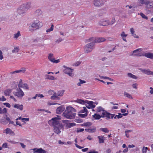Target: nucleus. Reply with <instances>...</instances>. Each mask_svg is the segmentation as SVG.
Returning a JSON list of instances; mask_svg holds the SVG:
<instances>
[{
  "label": "nucleus",
  "mask_w": 153,
  "mask_h": 153,
  "mask_svg": "<svg viewBox=\"0 0 153 153\" xmlns=\"http://www.w3.org/2000/svg\"><path fill=\"white\" fill-rule=\"evenodd\" d=\"M76 110L72 107H67L66 110L62 114L63 116L67 119H72L74 118Z\"/></svg>",
  "instance_id": "f257e3e1"
},
{
  "label": "nucleus",
  "mask_w": 153,
  "mask_h": 153,
  "mask_svg": "<svg viewBox=\"0 0 153 153\" xmlns=\"http://www.w3.org/2000/svg\"><path fill=\"white\" fill-rule=\"evenodd\" d=\"M89 42H91L90 43L87 44L85 46L84 51L85 53H88L91 52L94 48L95 42L93 41H90L88 39Z\"/></svg>",
  "instance_id": "f03ea898"
},
{
  "label": "nucleus",
  "mask_w": 153,
  "mask_h": 153,
  "mask_svg": "<svg viewBox=\"0 0 153 153\" xmlns=\"http://www.w3.org/2000/svg\"><path fill=\"white\" fill-rule=\"evenodd\" d=\"M76 102L82 104H88L92 109L94 108L96 106L95 105L93 104L94 102L91 101H89L87 100L84 101L81 99H78L76 100Z\"/></svg>",
  "instance_id": "7ed1b4c3"
},
{
  "label": "nucleus",
  "mask_w": 153,
  "mask_h": 153,
  "mask_svg": "<svg viewBox=\"0 0 153 153\" xmlns=\"http://www.w3.org/2000/svg\"><path fill=\"white\" fill-rule=\"evenodd\" d=\"M61 118L59 117H54L52 118L51 120L48 121V123L50 125L53 126H57L59 124V120H60Z\"/></svg>",
  "instance_id": "20e7f679"
},
{
  "label": "nucleus",
  "mask_w": 153,
  "mask_h": 153,
  "mask_svg": "<svg viewBox=\"0 0 153 153\" xmlns=\"http://www.w3.org/2000/svg\"><path fill=\"white\" fill-rule=\"evenodd\" d=\"M90 41H93L95 43H99L104 41L105 39L103 37H92L89 39Z\"/></svg>",
  "instance_id": "39448f33"
},
{
  "label": "nucleus",
  "mask_w": 153,
  "mask_h": 153,
  "mask_svg": "<svg viewBox=\"0 0 153 153\" xmlns=\"http://www.w3.org/2000/svg\"><path fill=\"white\" fill-rule=\"evenodd\" d=\"M41 22H39V21L38 20H36L34 21L31 25V26L35 29V30H36L39 28L40 27L42 26V25H41Z\"/></svg>",
  "instance_id": "423d86ee"
},
{
  "label": "nucleus",
  "mask_w": 153,
  "mask_h": 153,
  "mask_svg": "<svg viewBox=\"0 0 153 153\" xmlns=\"http://www.w3.org/2000/svg\"><path fill=\"white\" fill-rule=\"evenodd\" d=\"M63 67L66 68L64 71L65 74H68L71 76H72L74 75V74L72 73L74 70L73 69L67 67L65 66H63Z\"/></svg>",
  "instance_id": "0eeeda50"
},
{
  "label": "nucleus",
  "mask_w": 153,
  "mask_h": 153,
  "mask_svg": "<svg viewBox=\"0 0 153 153\" xmlns=\"http://www.w3.org/2000/svg\"><path fill=\"white\" fill-rule=\"evenodd\" d=\"M13 94L15 96L18 97L19 98H21L24 95V94L22 90L19 88V90L17 92H14Z\"/></svg>",
  "instance_id": "6e6552de"
},
{
  "label": "nucleus",
  "mask_w": 153,
  "mask_h": 153,
  "mask_svg": "<svg viewBox=\"0 0 153 153\" xmlns=\"http://www.w3.org/2000/svg\"><path fill=\"white\" fill-rule=\"evenodd\" d=\"M104 2L102 0H94V4L96 7H100L103 5Z\"/></svg>",
  "instance_id": "1a4fd4ad"
},
{
  "label": "nucleus",
  "mask_w": 153,
  "mask_h": 153,
  "mask_svg": "<svg viewBox=\"0 0 153 153\" xmlns=\"http://www.w3.org/2000/svg\"><path fill=\"white\" fill-rule=\"evenodd\" d=\"M138 69L144 74H145L148 75H152L153 76V72L149 70H146V69L141 68H139Z\"/></svg>",
  "instance_id": "9d476101"
},
{
  "label": "nucleus",
  "mask_w": 153,
  "mask_h": 153,
  "mask_svg": "<svg viewBox=\"0 0 153 153\" xmlns=\"http://www.w3.org/2000/svg\"><path fill=\"white\" fill-rule=\"evenodd\" d=\"M138 69L144 74H145L148 75H152L153 76V72L149 70H146V69L141 68H139Z\"/></svg>",
  "instance_id": "9b49d317"
},
{
  "label": "nucleus",
  "mask_w": 153,
  "mask_h": 153,
  "mask_svg": "<svg viewBox=\"0 0 153 153\" xmlns=\"http://www.w3.org/2000/svg\"><path fill=\"white\" fill-rule=\"evenodd\" d=\"M102 117H106L107 120L110 119V113L107 112L106 111H105L104 112H102Z\"/></svg>",
  "instance_id": "f8f14e48"
},
{
  "label": "nucleus",
  "mask_w": 153,
  "mask_h": 153,
  "mask_svg": "<svg viewBox=\"0 0 153 153\" xmlns=\"http://www.w3.org/2000/svg\"><path fill=\"white\" fill-rule=\"evenodd\" d=\"M99 25H100L105 26L109 25V21L107 20H102L99 23Z\"/></svg>",
  "instance_id": "ddd939ff"
},
{
  "label": "nucleus",
  "mask_w": 153,
  "mask_h": 153,
  "mask_svg": "<svg viewBox=\"0 0 153 153\" xmlns=\"http://www.w3.org/2000/svg\"><path fill=\"white\" fill-rule=\"evenodd\" d=\"M62 122L63 123H66V126L68 127V128H70L72 126H74L76 125V123H67V122L68 121V120H62Z\"/></svg>",
  "instance_id": "4468645a"
},
{
  "label": "nucleus",
  "mask_w": 153,
  "mask_h": 153,
  "mask_svg": "<svg viewBox=\"0 0 153 153\" xmlns=\"http://www.w3.org/2000/svg\"><path fill=\"white\" fill-rule=\"evenodd\" d=\"M33 150L35 151L33 153H46V151L41 148L39 149L35 148Z\"/></svg>",
  "instance_id": "2eb2a0df"
},
{
  "label": "nucleus",
  "mask_w": 153,
  "mask_h": 153,
  "mask_svg": "<svg viewBox=\"0 0 153 153\" xmlns=\"http://www.w3.org/2000/svg\"><path fill=\"white\" fill-rule=\"evenodd\" d=\"M22 5L17 10L18 13L19 15H22L26 12L23 7L22 8Z\"/></svg>",
  "instance_id": "dca6fc26"
},
{
  "label": "nucleus",
  "mask_w": 153,
  "mask_h": 153,
  "mask_svg": "<svg viewBox=\"0 0 153 153\" xmlns=\"http://www.w3.org/2000/svg\"><path fill=\"white\" fill-rule=\"evenodd\" d=\"M26 68H22L21 69L19 70H16L15 71L11 72L10 73V74H15L16 73H25L26 71Z\"/></svg>",
  "instance_id": "f3484780"
},
{
  "label": "nucleus",
  "mask_w": 153,
  "mask_h": 153,
  "mask_svg": "<svg viewBox=\"0 0 153 153\" xmlns=\"http://www.w3.org/2000/svg\"><path fill=\"white\" fill-rule=\"evenodd\" d=\"M65 109V108L63 106H59L57 108L56 113L58 114H60Z\"/></svg>",
  "instance_id": "a211bd4d"
},
{
  "label": "nucleus",
  "mask_w": 153,
  "mask_h": 153,
  "mask_svg": "<svg viewBox=\"0 0 153 153\" xmlns=\"http://www.w3.org/2000/svg\"><path fill=\"white\" fill-rule=\"evenodd\" d=\"M31 7V4L30 3H27L25 4L22 5V8H23L27 11Z\"/></svg>",
  "instance_id": "6ab92c4d"
},
{
  "label": "nucleus",
  "mask_w": 153,
  "mask_h": 153,
  "mask_svg": "<svg viewBox=\"0 0 153 153\" xmlns=\"http://www.w3.org/2000/svg\"><path fill=\"white\" fill-rule=\"evenodd\" d=\"M143 56H144L148 58H150L151 59H153V53H145Z\"/></svg>",
  "instance_id": "aec40b11"
},
{
  "label": "nucleus",
  "mask_w": 153,
  "mask_h": 153,
  "mask_svg": "<svg viewBox=\"0 0 153 153\" xmlns=\"http://www.w3.org/2000/svg\"><path fill=\"white\" fill-rule=\"evenodd\" d=\"M105 111V110L104 109H103L102 107L99 106L97 107L96 111L98 114H101V113H102V112H104Z\"/></svg>",
  "instance_id": "412c9836"
},
{
  "label": "nucleus",
  "mask_w": 153,
  "mask_h": 153,
  "mask_svg": "<svg viewBox=\"0 0 153 153\" xmlns=\"http://www.w3.org/2000/svg\"><path fill=\"white\" fill-rule=\"evenodd\" d=\"M35 15L36 16H39L42 14V12L40 9L36 10L35 12Z\"/></svg>",
  "instance_id": "4be33fe9"
},
{
  "label": "nucleus",
  "mask_w": 153,
  "mask_h": 153,
  "mask_svg": "<svg viewBox=\"0 0 153 153\" xmlns=\"http://www.w3.org/2000/svg\"><path fill=\"white\" fill-rule=\"evenodd\" d=\"M92 117L93 118H94L95 119L99 120L101 117H102V114H101V115H100L99 114H95L94 115H93Z\"/></svg>",
  "instance_id": "5701e85b"
},
{
  "label": "nucleus",
  "mask_w": 153,
  "mask_h": 153,
  "mask_svg": "<svg viewBox=\"0 0 153 153\" xmlns=\"http://www.w3.org/2000/svg\"><path fill=\"white\" fill-rule=\"evenodd\" d=\"M96 128L94 127L93 128L91 129H85V130L87 132L91 133L95 132L96 131Z\"/></svg>",
  "instance_id": "b1692460"
},
{
  "label": "nucleus",
  "mask_w": 153,
  "mask_h": 153,
  "mask_svg": "<svg viewBox=\"0 0 153 153\" xmlns=\"http://www.w3.org/2000/svg\"><path fill=\"white\" fill-rule=\"evenodd\" d=\"M142 50H143L142 48H139V49H137L135 50H134L133 51V54H132V55H134V56H138V55L140 56H142V55L141 54H134V53H135L137 52H141L142 51Z\"/></svg>",
  "instance_id": "393cba45"
},
{
  "label": "nucleus",
  "mask_w": 153,
  "mask_h": 153,
  "mask_svg": "<svg viewBox=\"0 0 153 153\" xmlns=\"http://www.w3.org/2000/svg\"><path fill=\"white\" fill-rule=\"evenodd\" d=\"M14 108L19 109L20 110H22L23 106L22 105H19L18 104H15L14 106Z\"/></svg>",
  "instance_id": "a878e982"
},
{
  "label": "nucleus",
  "mask_w": 153,
  "mask_h": 153,
  "mask_svg": "<svg viewBox=\"0 0 153 153\" xmlns=\"http://www.w3.org/2000/svg\"><path fill=\"white\" fill-rule=\"evenodd\" d=\"M54 128V131L55 133L57 134H59L61 132V131H60V129L57 126H53Z\"/></svg>",
  "instance_id": "bb28decb"
},
{
  "label": "nucleus",
  "mask_w": 153,
  "mask_h": 153,
  "mask_svg": "<svg viewBox=\"0 0 153 153\" xmlns=\"http://www.w3.org/2000/svg\"><path fill=\"white\" fill-rule=\"evenodd\" d=\"M146 11L148 14H151L153 13V6H152L151 8L149 7L148 8H146Z\"/></svg>",
  "instance_id": "cd10ccee"
},
{
  "label": "nucleus",
  "mask_w": 153,
  "mask_h": 153,
  "mask_svg": "<svg viewBox=\"0 0 153 153\" xmlns=\"http://www.w3.org/2000/svg\"><path fill=\"white\" fill-rule=\"evenodd\" d=\"M99 140V143H104V136H98L97 137Z\"/></svg>",
  "instance_id": "c85d7f7f"
},
{
  "label": "nucleus",
  "mask_w": 153,
  "mask_h": 153,
  "mask_svg": "<svg viewBox=\"0 0 153 153\" xmlns=\"http://www.w3.org/2000/svg\"><path fill=\"white\" fill-rule=\"evenodd\" d=\"M48 59L51 62H53V60L54 59L53 54L51 53H49L48 56Z\"/></svg>",
  "instance_id": "c756f323"
},
{
  "label": "nucleus",
  "mask_w": 153,
  "mask_h": 153,
  "mask_svg": "<svg viewBox=\"0 0 153 153\" xmlns=\"http://www.w3.org/2000/svg\"><path fill=\"white\" fill-rule=\"evenodd\" d=\"M5 133L6 134H14V132L12 130L9 128H7L5 130Z\"/></svg>",
  "instance_id": "7c9ffc66"
},
{
  "label": "nucleus",
  "mask_w": 153,
  "mask_h": 153,
  "mask_svg": "<svg viewBox=\"0 0 153 153\" xmlns=\"http://www.w3.org/2000/svg\"><path fill=\"white\" fill-rule=\"evenodd\" d=\"M7 109L4 108L2 109L1 107H0V114H5L7 112Z\"/></svg>",
  "instance_id": "2f4dec72"
},
{
  "label": "nucleus",
  "mask_w": 153,
  "mask_h": 153,
  "mask_svg": "<svg viewBox=\"0 0 153 153\" xmlns=\"http://www.w3.org/2000/svg\"><path fill=\"white\" fill-rule=\"evenodd\" d=\"M140 2L142 4H145L148 5L149 4V0H140Z\"/></svg>",
  "instance_id": "473e14b6"
},
{
  "label": "nucleus",
  "mask_w": 153,
  "mask_h": 153,
  "mask_svg": "<svg viewBox=\"0 0 153 153\" xmlns=\"http://www.w3.org/2000/svg\"><path fill=\"white\" fill-rule=\"evenodd\" d=\"M11 92V90L7 89L5 90L4 92V94L6 96H9L10 93Z\"/></svg>",
  "instance_id": "72a5a7b5"
},
{
  "label": "nucleus",
  "mask_w": 153,
  "mask_h": 153,
  "mask_svg": "<svg viewBox=\"0 0 153 153\" xmlns=\"http://www.w3.org/2000/svg\"><path fill=\"white\" fill-rule=\"evenodd\" d=\"M100 130L104 132L105 133H108L109 131L108 129L107 128H101L100 129Z\"/></svg>",
  "instance_id": "f704fd0d"
},
{
  "label": "nucleus",
  "mask_w": 153,
  "mask_h": 153,
  "mask_svg": "<svg viewBox=\"0 0 153 153\" xmlns=\"http://www.w3.org/2000/svg\"><path fill=\"white\" fill-rule=\"evenodd\" d=\"M20 33L19 31H18L17 33H16L14 35L13 38L17 39V38L19 36H20Z\"/></svg>",
  "instance_id": "c9c22d12"
},
{
  "label": "nucleus",
  "mask_w": 153,
  "mask_h": 153,
  "mask_svg": "<svg viewBox=\"0 0 153 153\" xmlns=\"http://www.w3.org/2000/svg\"><path fill=\"white\" fill-rule=\"evenodd\" d=\"M128 75L129 77L131 78H132L133 79H137V77L136 76L134 75H133V74L131 73H128Z\"/></svg>",
  "instance_id": "e433bc0d"
},
{
  "label": "nucleus",
  "mask_w": 153,
  "mask_h": 153,
  "mask_svg": "<svg viewBox=\"0 0 153 153\" xmlns=\"http://www.w3.org/2000/svg\"><path fill=\"white\" fill-rule=\"evenodd\" d=\"M19 47H16L12 50V52L13 53H16L19 52Z\"/></svg>",
  "instance_id": "4c0bfd02"
},
{
  "label": "nucleus",
  "mask_w": 153,
  "mask_h": 153,
  "mask_svg": "<svg viewBox=\"0 0 153 153\" xmlns=\"http://www.w3.org/2000/svg\"><path fill=\"white\" fill-rule=\"evenodd\" d=\"M83 109L81 110L80 111V112L81 113H84L85 112H86V113H88V110L87 109H86V108L85 107H83Z\"/></svg>",
  "instance_id": "58836bf2"
},
{
  "label": "nucleus",
  "mask_w": 153,
  "mask_h": 153,
  "mask_svg": "<svg viewBox=\"0 0 153 153\" xmlns=\"http://www.w3.org/2000/svg\"><path fill=\"white\" fill-rule=\"evenodd\" d=\"M138 14H139L140 15L142 18L145 19L146 20L148 19V17L145 15H144L142 13H138Z\"/></svg>",
  "instance_id": "ea45409f"
},
{
  "label": "nucleus",
  "mask_w": 153,
  "mask_h": 153,
  "mask_svg": "<svg viewBox=\"0 0 153 153\" xmlns=\"http://www.w3.org/2000/svg\"><path fill=\"white\" fill-rule=\"evenodd\" d=\"M123 117V115L120 113H119L118 115H115V116L114 117V119H115L117 118L118 119H119L122 118Z\"/></svg>",
  "instance_id": "a19ab883"
},
{
  "label": "nucleus",
  "mask_w": 153,
  "mask_h": 153,
  "mask_svg": "<svg viewBox=\"0 0 153 153\" xmlns=\"http://www.w3.org/2000/svg\"><path fill=\"white\" fill-rule=\"evenodd\" d=\"M53 25L52 24L51 25V27L50 28L48 29L46 31L48 33L49 32H50L52 30H53Z\"/></svg>",
  "instance_id": "79ce46f5"
},
{
  "label": "nucleus",
  "mask_w": 153,
  "mask_h": 153,
  "mask_svg": "<svg viewBox=\"0 0 153 153\" xmlns=\"http://www.w3.org/2000/svg\"><path fill=\"white\" fill-rule=\"evenodd\" d=\"M124 95L125 96H126L130 99H133V98L131 97V95L130 94H128L127 93H126V92L124 93Z\"/></svg>",
  "instance_id": "37998d69"
},
{
  "label": "nucleus",
  "mask_w": 153,
  "mask_h": 153,
  "mask_svg": "<svg viewBox=\"0 0 153 153\" xmlns=\"http://www.w3.org/2000/svg\"><path fill=\"white\" fill-rule=\"evenodd\" d=\"M64 93V91H59L57 93V96H63Z\"/></svg>",
  "instance_id": "c03bdc74"
},
{
  "label": "nucleus",
  "mask_w": 153,
  "mask_h": 153,
  "mask_svg": "<svg viewBox=\"0 0 153 153\" xmlns=\"http://www.w3.org/2000/svg\"><path fill=\"white\" fill-rule=\"evenodd\" d=\"M44 39L43 38H42L41 37L38 38H36L34 40V42H35L36 41L37 42H41V41H42V39Z\"/></svg>",
  "instance_id": "a18cd8bd"
},
{
  "label": "nucleus",
  "mask_w": 153,
  "mask_h": 153,
  "mask_svg": "<svg viewBox=\"0 0 153 153\" xmlns=\"http://www.w3.org/2000/svg\"><path fill=\"white\" fill-rule=\"evenodd\" d=\"M88 115L87 113H85L84 114H79V116L82 118H84L87 116Z\"/></svg>",
  "instance_id": "49530a36"
},
{
  "label": "nucleus",
  "mask_w": 153,
  "mask_h": 153,
  "mask_svg": "<svg viewBox=\"0 0 153 153\" xmlns=\"http://www.w3.org/2000/svg\"><path fill=\"white\" fill-rule=\"evenodd\" d=\"M148 148L147 147H143L142 149L143 153H146Z\"/></svg>",
  "instance_id": "de8ad7c7"
},
{
  "label": "nucleus",
  "mask_w": 153,
  "mask_h": 153,
  "mask_svg": "<svg viewBox=\"0 0 153 153\" xmlns=\"http://www.w3.org/2000/svg\"><path fill=\"white\" fill-rule=\"evenodd\" d=\"M47 79L50 80H54L55 79L54 76L50 75H47Z\"/></svg>",
  "instance_id": "09e8293b"
},
{
  "label": "nucleus",
  "mask_w": 153,
  "mask_h": 153,
  "mask_svg": "<svg viewBox=\"0 0 153 153\" xmlns=\"http://www.w3.org/2000/svg\"><path fill=\"white\" fill-rule=\"evenodd\" d=\"M115 22V18H113L111 19V22H109V25H112Z\"/></svg>",
  "instance_id": "8fccbe9b"
},
{
  "label": "nucleus",
  "mask_w": 153,
  "mask_h": 153,
  "mask_svg": "<svg viewBox=\"0 0 153 153\" xmlns=\"http://www.w3.org/2000/svg\"><path fill=\"white\" fill-rule=\"evenodd\" d=\"M22 87L27 89H29L28 85L26 83H25L23 85V86Z\"/></svg>",
  "instance_id": "3c124183"
},
{
  "label": "nucleus",
  "mask_w": 153,
  "mask_h": 153,
  "mask_svg": "<svg viewBox=\"0 0 153 153\" xmlns=\"http://www.w3.org/2000/svg\"><path fill=\"white\" fill-rule=\"evenodd\" d=\"M3 104L4 105H5L8 108H10L11 105L10 104L7 102L4 103Z\"/></svg>",
  "instance_id": "603ef678"
},
{
  "label": "nucleus",
  "mask_w": 153,
  "mask_h": 153,
  "mask_svg": "<svg viewBox=\"0 0 153 153\" xmlns=\"http://www.w3.org/2000/svg\"><path fill=\"white\" fill-rule=\"evenodd\" d=\"M59 98L57 95H53L51 97V100H55L56 98Z\"/></svg>",
  "instance_id": "864d4df0"
},
{
  "label": "nucleus",
  "mask_w": 153,
  "mask_h": 153,
  "mask_svg": "<svg viewBox=\"0 0 153 153\" xmlns=\"http://www.w3.org/2000/svg\"><path fill=\"white\" fill-rule=\"evenodd\" d=\"M31 26H29V31H33L35 30V29L33 28Z\"/></svg>",
  "instance_id": "5fc2aeb1"
},
{
  "label": "nucleus",
  "mask_w": 153,
  "mask_h": 153,
  "mask_svg": "<svg viewBox=\"0 0 153 153\" xmlns=\"http://www.w3.org/2000/svg\"><path fill=\"white\" fill-rule=\"evenodd\" d=\"M57 126L60 129L61 128H63L64 126L62 124V123L60 124L59 123V125L58 126Z\"/></svg>",
  "instance_id": "6e6d98bb"
},
{
  "label": "nucleus",
  "mask_w": 153,
  "mask_h": 153,
  "mask_svg": "<svg viewBox=\"0 0 153 153\" xmlns=\"http://www.w3.org/2000/svg\"><path fill=\"white\" fill-rule=\"evenodd\" d=\"M84 129L83 128H77V132L78 133L79 132H81L84 131Z\"/></svg>",
  "instance_id": "4d7b16f0"
},
{
  "label": "nucleus",
  "mask_w": 153,
  "mask_h": 153,
  "mask_svg": "<svg viewBox=\"0 0 153 153\" xmlns=\"http://www.w3.org/2000/svg\"><path fill=\"white\" fill-rule=\"evenodd\" d=\"M130 31L131 32V35L134 34V30L133 28H131L130 29Z\"/></svg>",
  "instance_id": "13d9d810"
},
{
  "label": "nucleus",
  "mask_w": 153,
  "mask_h": 153,
  "mask_svg": "<svg viewBox=\"0 0 153 153\" xmlns=\"http://www.w3.org/2000/svg\"><path fill=\"white\" fill-rule=\"evenodd\" d=\"M121 36L122 37H124V36L125 37L127 36V35L124 32H123L122 33L121 35Z\"/></svg>",
  "instance_id": "bf43d9fd"
},
{
  "label": "nucleus",
  "mask_w": 153,
  "mask_h": 153,
  "mask_svg": "<svg viewBox=\"0 0 153 153\" xmlns=\"http://www.w3.org/2000/svg\"><path fill=\"white\" fill-rule=\"evenodd\" d=\"M6 100V99L4 97V96H2V98L0 97V101H4Z\"/></svg>",
  "instance_id": "052dcab7"
},
{
  "label": "nucleus",
  "mask_w": 153,
  "mask_h": 153,
  "mask_svg": "<svg viewBox=\"0 0 153 153\" xmlns=\"http://www.w3.org/2000/svg\"><path fill=\"white\" fill-rule=\"evenodd\" d=\"M2 147L4 148H7L8 147L7 144L6 143H4L2 145Z\"/></svg>",
  "instance_id": "680f3d73"
},
{
  "label": "nucleus",
  "mask_w": 153,
  "mask_h": 153,
  "mask_svg": "<svg viewBox=\"0 0 153 153\" xmlns=\"http://www.w3.org/2000/svg\"><path fill=\"white\" fill-rule=\"evenodd\" d=\"M86 123V126H89L92 125V123L90 122H87Z\"/></svg>",
  "instance_id": "e2e57ef3"
},
{
  "label": "nucleus",
  "mask_w": 153,
  "mask_h": 153,
  "mask_svg": "<svg viewBox=\"0 0 153 153\" xmlns=\"http://www.w3.org/2000/svg\"><path fill=\"white\" fill-rule=\"evenodd\" d=\"M3 58V57L2 55V53L1 50H0V59H2Z\"/></svg>",
  "instance_id": "0e129e2a"
},
{
  "label": "nucleus",
  "mask_w": 153,
  "mask_h": 153,
  "mask_svg": "<svg viewBox=\"0 0 153 153\" xmlns=\"http://www.w3.org/2000/svg\"><path fill=\"white\" fill-rule=\"evenodd\" d=\"M81 63V62H76L74 63V65L75 66H78Z\"/></svg>",
  "instance_id": "69168bd1"
},
{
  "label": "nucleus",
  "mask_w": 153,
  "mask_h": 153,
  "mask_svg": "<svg viewBox=\"0 0 153 153\" xmlns=\"http://www.w3.org/2000/svg\"><path fill=\"white\" fill-rule=\"evenodd\" d=\"M76 122L78 123H81L83 121L82 120L80 119H76Z\"/></svg>",
  "instance_id": "338daca9"
},
{
  "label": "nucleus",
  "mask_w": 153,
  "mask_h": 153,
  "mask_svg": "<svg viewBox=\"0 0 153 153\" xmlns=\"http://www.w3.org/2000/svg\"><path fill=\"white\" fill-rule=\"evenodd\" d=\"M60 62V61L59 59L55 60L54 59L53 60V62L54 63H57Z\"/></svg>",
  "instance_id": "774afa93"
}]
</instances>
